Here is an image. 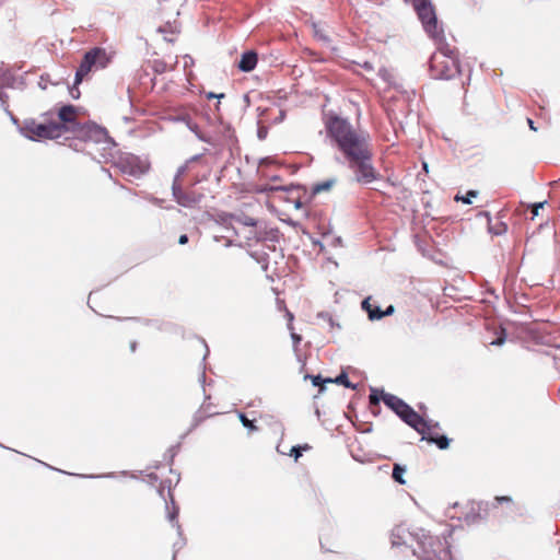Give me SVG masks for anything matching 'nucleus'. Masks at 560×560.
I'll return each mask as SVG.
<instances>
[{"label":"nucleus","mask_w":560,"mask_h":560,"mask_svg":"<svg viewBox=\"0 0 560 560\" xmlns=\"http://www.w3.org/2000/svg\"><path fill=\"white\" fill-rule=\"evenodd\" d=\"M179 175H180V172L174 179L173 187H172L173 195L178 205H180L183 207H191L192 205L196 203L197 199L195 197L187 195L185 191H183V189L180 187V183L178 180Z\"/></svg>","instance_id":"12"},{"label":"nucleus","mask_w":560,"mask_h":560,"mask_svg":"<svg viewBox=\"0 0 560 560\" xmlns=\"http://www.w3.org/2000/svg\"><path fill=\"white\" fill-rule=\"evenodd\" d=\"M334 184H335V180H332V179L324 180V182H322V183H318V184L315 186L314 190H315L316 192H319V191H326V190H329V189H330V187H331Z\"/></svg>","instance_id":"18"},{"label":"nucleus","mask_w":560,"mask_h":560,"mask_svg":"<svg viewBox=\"0 0 560 560\" xmlns=\"http://www.w3.org/2000/svg\"><path fill=\"white\" fill-rule=\"evenodd\" d=\"M88 133H95L97 136H103V135H105V130L102 128H98L96 126H89Z\"/></svg>","instance_id":"22"},{"label":"nucleus","mask_w":560,"mask_h":560,"mask_svg":"<svg viewBox=\"0 0 560 560\" xmlns=\"http://www.w3.org/2000/svg\"><path fill=\"white\" fill-rule=\"evenodd\" d=\"M370 301L371 296L364 299L361 303L362 310L368 313V317L370 320H378L382 319L385 316L393 315L395 312V308L393 305L387 306L385 311H381L378 306H375V310H370Z\"/></svg>","instance_id":"11"},{"label":"nucleus","mask_w":560,"mask_h":560,"mask_svg":"<svg viewBox=\"0 0 560 560\" xmlns=\"http://www.w3.org/2000/svg\"><path fill=\"white\" fill-rule=\"evenodd\" d=\"M78 116V109L73 105H65L58 112L60 124L65 126L68 122H74Z\"/></svg>","instance_id":"14"},{"label":"nucleus","mask_w":560,"mask_h":560,"mask_svg":"<svg viewBox=\"0 0 560 560\" xmlns=\"http://www.w3.org/2000/svg\"><path fill=\"white\" fill-rule=\"evenodd\" d=\"M411 2L415 11L421 21L424 31L434 40L444 37L443 32L439 30L434 8L430 0H405Z\"/></svg>","instance_id":"6"},{"label":"nucleus","mask_w":560,"mask_h":560,"mask_svg":"<svg viewBox=\"0 0 560 560\" xmlns=\"http://www.w3.org/2000/svg\"><path fill=\"white\" fill-rule=\"evenodd\" d=\"M326 382L341 384L345 387H350V381L348 374L345 371H342L341 374L338 375L336 378H326Z\"/></svg>","instance_id":"17"},{"label":"nucleus","mask_w":560,"mask_h":560,"mask_svg":"<svg viewBox=\"0 0 560 560\" xmlns=\"http://www.w3.org/2000/svg\"><path fill=\"white\" fill-rule=\"evenodd\" d=\"M404 422L415 429L421 435L428 434L434 425L424 420L418 412L409 407L400 418Z\"/></svg>","instance_id":"10"},{"label":"nucleus","mask_w":560,"mask_h":560,"mask_svg":"<svg viewBox=\"0 0 560 560\" xmlns=\"http://www.w3.org/2000/svg\"><path fill=\"white\" fill-rule=\"evenodd\" d=\"M238 418L242 424L249 429L250 431L257 430V427L254 424V421L249 420L244 413H240Z\"/></svg>","instance_id":"19"},{"label":"nucleus","mask_w":560,"mask_h":560,"mask_svg":"<svg viewBox=\"0 0 560 560\" xmlns=\"http://www.w3.org/2000/svg\"><path fill=\"white\" fill-rule=\"evenodd\" d=\"M287 318H288V322H289V323H288V328H289L290 330H293L294 328H293V324H292V322H293V319H294V316H293V314H292L290 311H288V310H287Z\"/></svg>","instance_id":"24"},{"label":"nucleus","mask_w":560,"mask_h":560,"mask_svg":"<svg viewBox=\"0 0 560 560\" xmlns=\"http://www.w3.org/2000/svg\"><path fill=\"white\" fill-rule=\"evenodd\" d=\"M544 205H545V202H538V203L533 205V208H532L533 217H532V219H534L536 215H538L539 209H541L544 207Z\"/></svg>","instance_id":"23"},{"label":"nucleus","mask_w":560,"mask_h":560,"mask_svg":"<svg viewBox=\"0 0 560 560\" xmlns=\"http://www.w3.org/2000/svg\"><path fill=\"white\" fill-rule=\"evenodd\" d=\"M328 541V537L325 538V541H322V547L325 548L326 547V544Z\"/></svg>","instance_id":"35"},{"label":"nucleus","mask_w":560,"mask_h":560,"mask_svg":"<svg viewBox=\"0 0 560 560\" xmlns=\"http://www.w3.org/2000/svg\"><path fill=\"white\" fill-rule=\"evenodd\" d=\"M302 446V452L303 451H308L311 448V446L308 444H304V445H301Z\"/></svg>","instance_id":"34"},{"label":"nucleus","mask_w":560,"mask_h":560,"mask_svg":"<svg viewBox=\"0 0 560 560\" xmlns=\"http://www.w3.org/2000/svg\"><path fill=\"white\" fill-rule=\"evenodd\" d=\"M466 522L470 523V522H474V520H470L469 516H466Z\"/></svg>","instance_id":"37"},{"label":"nucleus","mask_w":560,"mask_h":560,"mask_svg":"<svg viewBox=\"0 0 560 560\" xmlns=\"http://www.w3.org/2000/svg\"><path fill=\"white\" fill-rule=\"evenodd\" d=\"M23 130L30 139L39 140L59 138L67 131V128L58 121L45 120L44 122H37L31 119L25 120Z\"/></svg>","instance_id":"5"},{"label":"nucleus","mask_w":560,"mask_h":560,"mask_svg":"<svg viewBox=\"0 0 560 560\" xmlns=\"http://www.w3.org/2000/svg\"><path fill=\"white\" fill-rule=\"evenodd\" d=\"M113 56L105 48L94 47L86 51L75 72L74 84H80L83 79L94 69H104L110 61Z\"/></svg>","instance_id":"4"},{"label":"nucleus","mask_w":560,"mask_h":560,"mask_svg":"<svg viewBox=\"0 0 560 560\" xmlns=\"http://www.w3.org/2000/svg\"><path fill=\"white\" fill-rule=\"evenodd\" d=\"M257 60L258 58L255 51H246L242 55L238 68L244 72H249L255 69Z\"/></svg>","instance_id":"13"},{"label":"nucleus","mask_w":560,"mask_h":560,"mask_svg":"<svg viewBox=\"0 0 560 560\" xmlns=\"http://www.w3.org/2000/svg\"><path fill=\"white\" fill-rule=\"evenodd\" d=\"M417 540L418 549L413 550L419 560H452L450 546L446 539L431 536L423 529L410 533L404 525H398L390 533L393 547L407 545L409 540Z\"/></svg>","instance_id":"1"},{"label":"nucleus","mask_w":560,"mask_h":560,"mask_svg":"<svg viewBox=\"0 0 560 560\" xmlns=\"http://www.w3.org/2000/svg\"><path fill=\"white\" fill-rule=\"evenodd\" d=\"M187 242H188V236L186 234H183V235L179 236L178 243L180 245H185Z\"/></svg>","instance_id":"26"},{"label":"nucleus","mask_w":560,"mask_h":560,"mask_svg":"<svg viewBox=\"0 0 560 560\" xmlns=\"http://www.w3.org/2000/svg\"><path fill=\"white\" fill-rule=\"evenodd\" d=\"M436 51L430 59V73L433 79L450 80L460 72L455 50L445 38L435 39Z\"/></svg>","instance_id":"3"},{"label":"nucleus","mask_w":560,"mask_h":560,"mask_svg":"<svg viewBox=\"0 0 560 560\" xmlns=\"http://www.w3.org/2000/svg\"><path fill=\"white\" fill-rule=\"evenodd\" d=\"M375 306H376V305H373V304H372V300H371V301H370V306H369V308H370V310H375Z\"/></svg>","instance_id":"36"},{"label":"nucleus","mask_w":560,"mask_h":560,"mask_svg":"<svg viewBox=\"0 0 560 560\" xmlns=\"http://www.w3.org/2000/svg\"><path fill=\"white\" fill-rule=\"evenodd\" d=\"M434 428L425 435H422V439L428 440L429 442L435 443L439 448L445 450L448 446V439L444 435L442 436H435L433 435V430L436 428L438 424H433Z\"/></svg>","instance_id":"15"},{"label":"nucleus","mask_w":560,"mask_h":560,"mask_svg":"<svg viewBox=\"0 0 560 560\" xmlns=\"http://www.w3.org/2000/svg\"><path fill=\"white\" fill-rule=\"evenodd\" d=\"M290 455L294 456V459L298 460L302 456V446H293L290 451Z\"/></svg>","instance_id":"21"},{"label":"nucleus","mask_w":560,"mask_h":560,"mask_svg":"<svg viewBox=\"0 0 560 560\" xmlns=\"http://www.w3.org/2000/svg\"><path fill=\"white\" fill-rule=\"evenodd\" d=\"M116 166L122 174L139 178L148 172L150 164L147 161L141 160L139 156L127 155L120 158L117 161Z\"/></svg>","instance_id":"8"},{"label":"nucleus","mask_w":560,"mask_h":560,"mask_svg":"<svg viewBox=\"0 0 560 560\" xmlns=\"http://www.w3.org/2000/svg\"><path fill=\"white\" fill-rule=\"evenodd\" d=\"M324 383H327L326 380H323L319 375L313 377V384L315 386H322Z\"/></svg>","instance_id":"25"},{"label":"nucleus","mask_w":560,"mask_h":560,"mask_svg":"<svg viewBox=\"0 0 560 560\" xmlns=\"http://www.w3.org/2000/svg\"><path fill=\"white\" fill-rule=\"evenodd\" d=\"M223 96H224V94L217 95V94H214L212 92L207 94V98H213V97H219L220 98V97H223Z\"/></svg>","instance_id":"31"},{"label":"nucleus","mask_w":560,"mask_h":560,"mask_svg":"<svg viewBox=\"0 0 560 560\" xmlns=\"http://www.w3.org/2000/svg\"><path fill=\"white\" fill-rule=\"evenodd\" d=\"M245 224L254 226V225H256V221L252 218H248V219H246Z\"/></svg>","instance_id":"30"},{"label":"nucleus","mask_w":560,"mask_h":560,"mask_svg":"<svg viewBox=\"0 0 560 560\" xmlns=\"http://www.w3.org/2000/svg\"><path fill=\"white\" fill-rule=\"evenodd\" d=\"M527 121H528L529 128L533 129V130H536V128L534 127V121L532 119H529V118L527 119Z\"/></svg>","instance_id":"33"},{"label":"nucleus","mask_w":560,"mask_h":560,"mask_svg":"<svg viewBox=\"0 0 560 560\" xmlns=\"http://www.w3.org/2000/svg\"><path fill=\"white\" fill-rule=\"evenodd\" d=\"M370 135L363 131H352V175L361 185H369L381 178L380 172L372 162Z\"/></svg>","instance_id":"2"},{"label":"nucleus","mask_w":560,"mask_h":560,"mask_svg":"<svg viewBox=\"0 0 560 560\" xmlns=\"http://www.w3.org/2000/svg\"><path fill=\"white\" fill-rule=\"evenodd\" d=\"M497 500H498L499 502H501V501H506V502H509V501H511V498H509V497H498V498H497Z\"/></svg>","instance_id":"32"},{"label":"nucleus","mask_w":560,"mask_h":560,"mask_svg":"<svg viewBox=\"0 0 560 560\" xmlns=\"http://www.w3.org/2000/svg\"><path fill=\"white\" fill-rule=\"evenodd\" d=\"M504 342V337H499L491 342V345L501 346Z\"/></svg>","instance_id":"28"},{"label":"nucleus","mask_w":560,"mask_h":560,"mask_svg":"<svg viewBox=\"0 0 560 560\" xmlns=\"http://www.w3.org/2000/svg\"><path fill=\"white\" fill-rule=\"evenodd\" d=\"M406 471V468L396 464L393 468V478L395 481H397L398 483L400 485H405L406 481L405 479L402 478L404 474Z\"/></svg>","instance_id":"16"},{"label":"nucleus","mask_w":560,"mask_h":560,"mask_svg":"<svg viewBox=\"0 0 560 560\" xmlns=\"http://www.w3.org/2000/svg\"><path fill=\"white\" fill-rule=\"evenodd\" d=\"M0 100H1L2 102H4V100H3V96H2V93H1V92H0Z\"/></svg>","instance_id":"38"},{"label":"nucleus","mask_w":560,"mask_h":560,"mask_svg":"<svg viewBox=\"0 0 560 560\" xmlns=\"http://www.w3.org/2000/svg\"><path fill=\"white\" fill-rule=\"evenodd\" d=\"M137 347H138L137 341H131V342L129 343V348H130V351H131L132 353H133V352H136Z\"/></svg>","instance_id":"29"},{"label":"nucleus","mask_w":560,"mask_h":560,"mask_svg":"<svg viewBox=\"0 0 560 560\" xmlns=\"http://www.w3.org/2000/svg\"><path fill=\"white\" fill-rule=\"evenodd\" d=\"M329 136L336 141L347 159H350V126L346 119L330 117L326 124Z\"/></svg>","instance_id":"7"},{"label":"nucleus","mask_w":560,"mask_h":560,"mask_svg":"<svg viewBox=\"0 0 560 560\" xmlns=\"http://www.w3.org/2000/svg\"><path fill=\"white\" fill-rule=\"evenodd\" d=\"M477 191L476 190H469L465 197H459L458 195L455 197V200H462L464 203L469 205L471 203V197H476Z\"/></svg>","instance_id":"20"},{"label":"nucleus","mask_w":560,"mask_h":560,"mask_svg":"<svg viewBox=\"0 0 560 560\" xmlns=\"http://www.w3.org/2000/svg\"><path fill=\"white\" fill-rule=\"evenodd\" d=\"M291 337H292L294 343H296V345L301 341V337L298 334H295L293 330H291Z\"/></svg>","instance_id":"27"},{"label":"nucleus","mask_w":560,"mask_h":560,"mask_svg":"<svg viewBox=\"0 0 560 560\" xmlns=\"http://www.w3.org/2000/svg\"><path fill=\"white\" fill-rule=\"evenodd\" d=\"M378 392L373 389L370 395V402L371 405H378L380 400L382 399L384 404L390 408L399 418H401V415L405 413V411L410 407L407 405L402 399L399 397L384 393L383 390Z\"/></svg>","instance_id":"9"}]
</instances>
